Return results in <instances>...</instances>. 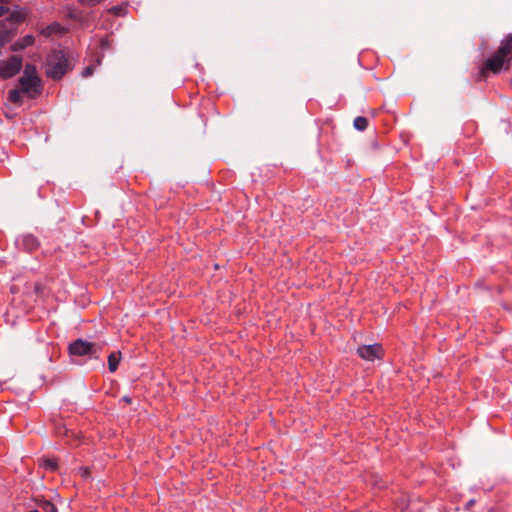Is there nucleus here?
Returning a JSON list of instances; mask_svg holds the SVG:
<instances>
[{
	"label": "nucleus",
	"instance_id": "obj_8",
	"mask_svg": "<svg viewBox=\"0 0 512 512\" xmlns=\"http://www.w3.org/2000/svg\"><path fill=\"white\" fill-rule=\"evenodd\" d=\"M64 32V28L61 27L58 23H52L51 25L45 27L41 30V34L44 36H52L57 34H62Z\"/></svg>",
	"mask_w": 512,
	"mask_h": 512
},
{
	"label": "nucleus",
	"instance_id": "obj_19",
	"mask_svg": "<svg viewBox=\"0 0 512 512\" xmlns=\"http://www.w3.org/2000/svg\"><path fill=\"white\" fill-rule=\"evenodd\" d=\"M79 472L81 473V476H82V477H84V478H87V477H89V476H90V471H89V469H88V468H86V467H85V468H81V469L79 470Z\"/></svg>",
	"mask_w": 512,
	"mask_h": 512
},
{
	"label": "nucleus",
	"instance_id": "obj_20",
	"mask_svg": "<svg viewBox=\"0 0 512 512\" xmlns=\"http://www.w3.org/2000/svg\"><path fill=\"white\" fill-rule=\"evenodd\" d=\"M9 13V8L3 5H0V17Z\"/></svg>",
	"mask_w": 512,
	"mask_h": 512
},
{
	"label": "nucleus",
	"instance_id": "obj_16",
	"mask_svg": "<svg viewBox=\"0 0 512 512\" xmlns=\"http://www.w3.org/2000/svg\"><path fill=\"white\" fill-rule=\"evenodd\" d=\"M10 34L9 32H6V31H3V32H0V48L2 46H4L7 42L10 41Z\"/></svg>",
	"mask_w": 512,
	"mask_h": 512
},
{
	"label": "nucleus",
	"instance_id": "obj_5",
	"mask_svg": "<svg viewBox=\"0 0 512 512\" xmlns=\"http://www.w3.org/2000/svg\"><path fill=\"white\" fill-rule=\"evenodd\" d=\"M22 67V58L11 56L7 60L0 61V76L8 79L16 75Z\"/></svg>",
	"mask_w": 512,
	"mask_h": 512
},
{
	"label": "nucleus",
	"instance_id": "obj_1",
	"mask_svg": "<svg viewBox=\"0 0 512 512\" xmlns=\"http://www.w3.org/2000/svg\"><path fill=\"white\" fill-rule=\"evenodd\" d=\"M512 59V34L506 35L497 51L490 56L484 63L482 73L490 71L498 74L503 70H508Z\"/></svg>",
	"mask_w": 512,
	"mask_h": 512
},
{
	"label": "nucleus",
	"instance_id": "obj_14",
	"mask_svg": "<svg viewBox=\"0 0 512 512\" xmlns=\"http://www.w3.org/2000/svg\"><path fill=\"white\" fill-rule=\"evenodd\" d=\"M21 89H14L9 92V100L13 103H20L21 102Z\"/></svg>",
	"mask_w": 512,
	"mask_h": 512
},
{
	"label": "nucleus",
	"instance_id": "obj_6",
	"mask_svg": "<svg viewBox=\"0 0 512 512\" xmlns=\"http://www.w3.org/2000/svg\"><path fill=\"white\" fill-rule=\"evenodd\" d=\"M357 353L364 360L374 361L382 357L383 349L379 344L363 345L357 349Z\"/></svg>",
	"mask_w": 512,
	"mask_h": 512
},
{
	"label": "nucleus",
	"instance_id": "obj_21",
	"mask_svg": "<svg viewBox=\"0 0 512 512\" xmlns=\"http://www.w3.org/2000/svg\"><path fill=\"white\" fill-rule=\"evenodd\" d=\"M123 400L126 401L127 403L131 402V400L128 397H124Z\"/></svg>",
	"mask_w": 512,
	"mask_h": 512
},
{
	"label": "nucleus",
	"instance_id": "obj_18",
	"mask_svg": "<svg viewBox=\"0 0 512 512\" xmlns=\"http://www.w3.org/2000/svg\"><path fill=\"white\" fill-rule=\"evenodd\" d=\"M92 73H93V68H92L91 66H88V67H86V68L83 70V72H82V76H83V77H88V76L92 75Z\"/></svg>",
	"mask_w": 512,
	"mask_h": 512
},
{
	"label": "nucleus",
	"instance_id": "obj_23",
	"mask_svg": "<svg viewBox=\"0 0 512 512\" xmlns=\"http://www.w3.org/2000/svg\"><path fill=\"white\" fill-rule=\"evenodd\" d=\"M30 512H40V511H38V510H33V511H30Z\"/></svg>",
	"mask_w": 512,
	"mask_h": 512
},
{
	"label": "nucleus",
	"instance_id": "obj_2",
	"mask_svg": "<svg viewBox=\"0 0 512 512\" xmlns=\"http://www.w3.org/2000/svg\"><path fill=\"white\" fill-rule=\"evenodd\" d=\"M70 69L68 57L62 51L52 52L47 59L46 74L52 79H60Z\"/></svg>",
	"mask_w": 512,
	"mask_h": 512
},
{
	"label": "nucleus",
	"instance_id": "obj_4",
	"mask_svg": "<svg viewBox=\"0 0 512 512\" xmlns=\"http://www.w3.org/2000/svg\"><path fill=\"white\" fill-rule=\"evenodd\" d=\"M101 350V347L96 343H91L78 339L69 346V351L72 355H96Z\"/></svg>",
	"mask_w": 512,
	"mask_h": 512
},
{
	"label": "nucleus",
	"instance_id": "obj_17",
	"mask_svg": "<svg viewBox=\"0 0 512 512\" xmlns=\"http://www.w3.org/2000/svg\"><path fill=\"white\" fill-rule=\"evenodd\" d=\"M43 465L45 468H48L51 470H55L57 468V464H56L55 460H52V459L44 460Z\"/></svg>",
	"mask_w": 512,
	"mask_h": 512
},
{
	"label": "nucleus",
	"instance_id": "obj_7",
	"mask_svg": "<svg viewBox=\"0 0 512 512\" xmlns=\"http://www.w3.org/2000/svg\"><path fill=\"white\" fill-rule=\"evenodd\" d=\"M35 42V38L33 35H26L23 38L17 40L12 46V51H20L29 46H32Z\"/></svg>",
	"mask_w": 512,
	"mask_h": 512
},
{
	"label": "nucleus",
	"instance_id": "obj_13",
	"mask_svg": "<svg viewBox=\"0 0 512 512\" xmlns=\"http://www.w3.org/2000/svg\"><path fill=\"white\" fill-rule=\"evenodd\" d=\"M9 16L11 20L15 22H20L25 18L26 13L23 10H15L13 12H10Z\"/></svg>",
	"mask_w": 512,
	"mask_h": 512
},
{
	"label": "nucleus",
	"instance_id": "obj_10",
	"mask_svg": "<svg viewBox=\"0 0 512 512\" xmlns=\"http://www.w3.org/2000/svg\"><path fill=\"white\" fill-rule=\"evenodd\" d=\"M367 126H368V121L365 117L358 116L354 119V127L357 130L363 131L367 128Z\"/></svg>",
	"mask_w": 512,
	"mask_h": 512
},
{
	"label": "nucleus",
	"instance_id": "obj_3",
	"mask_svg": "<svg viewBox=\"0 0 512 512\" xmlns=\"http://www.w3.org/2000/svg\"><path fill=\"white\" fill-rule=\"evenodd\" d=\"M19 84L22 93L27 94L29 97H35L40 94V78L33 65L27 64L25 66L23 75L19 79Z\"/></svg>",
	"mask_w": 512,
	"mask_h": 512
},
{
	"label": "nucleus",
	"instance_id": "obj_12",
	"mask_svg": "<svg viewBox=\"0 0 512 512\" xmlns=\"http://www.w3.org/2000/svg\"><path fill=\"white\" fill-rule=\"evenodd\" d=\"M39 507L44 512H58V509L50 501L44 500L39 504Z\"/></svg>",
	"mask_w": 512,
	"mask_h": 512
},
{
	"label": "nucleus",
	"instance_id": "obj_11",
	"mask_svg": "<svg viewBox=\"0 0 512 512\" xmlns=\"http://www.w3.org/2000/svg\"><path fill=\"white\" fill-rule=\"evenodd\" d=\"M23 244H24L25 248L30 249V250L34 249L38 245L37 240L33 236H30V235L25 236L23 238Z\"/></svg>",
	"mask_w": 512,
	"mask_h": 512
},
{
	"label": "nucleus",
	"instance_id": "obj_22",
	"mask_svg": "<svg viewBox=\"0 0 512 512\" xmlns=\"http://www.w3.org/2000/svg\"><path fill=\"white\" fill-rule=\"evenodd\" d=\"M106 43H107V42H106L105 40H102V41H101L102 46L106 45Z\"/></svg>",
	"mask_w": 512,
	"mask_h": 512
},
{
	"label": "nucleus",
	"instance_id": "obj_9",
	"mask_svg": "<svg viewBox=\"0 0 512 512\" xmlns=\"http://www.w3.org/2000/svg\"><path fill=\"white\" fill-rule=\"evenodd\" d=\"M120 353L119 352H113L108 357V366L109 370L111 372H115L118 368L119 362H120Z\"/></svg>",
	"mask_w": 512,
	"mask_h": 512
},
{
	"label": "nucleus",
	"instance_id": "obj_15",
	"mask_svg": "<svg viewBox=\"0 0 512 512\" xmlns=\"http://www.w3.org/2000/svg\"><path fill=\"white\" fill-rule=\"evenodd\" d=\"M110 11L114 14V15H117V16H123L126 14L127 12V7L125 5H119V6H114L110 9Z\"/></svg>",
	"mask_w": 512,
	"mask_h": 512
}]
</instances>
